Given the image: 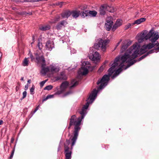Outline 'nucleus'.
<instances>
[{"instance_id": "obj_1", "label": "nucleus", "mask_w": 159, "mask_h": 159, "mask_svg": "<svg viewBox=\"0 0 159 159\" xmlns=\"http://www.w3.org/2000/svg\"><path fill=\"white\" fill-rule=\"evenodd\" d=\"M120 56L117 57L115 59L113 63L112 64V66L108 70V75H105L103 76L102 79L98 80L97 82V84L98 85L100 84V85L98 88L97 90L94 89L92 91V93L89 97V98H90L92 100L91 102H92L93 100L96 99L97 93L100 90L102 89L107 85L108 82L110 80V77L113 73L115 67L118 66L119 63L118 62L120 61Z\"/></svg>"}, {"instance_id": "obj_2", "label": "nucleus", "mask_w": 159, "mask_h": 159, "mask_svg": "<svg viewBox=\"0 0 159 159\" xmlns=\"http://www.w3.org/2000/svg\"><path fill=\"white\" fill-rule=\"evenodd\" d=\"M136 47V44H134L132 47H131L127 50L123 55L120 57V61H121L122 64H124L125 62L128 63L125 70L138 61L137 60H134L139 54V49Z\"/></svg>"}, {"instance_id": "obj_3", "label": "nucleus", "mask_w": 159, "mask_h": 159, "mask_svg": "<svg viewBox=\"0 0 159 159\" xmlns=\"http://www.w3.org/2000/svg\"><path fill=\"white\" fill-rule=\"evenodd\" d=\"M81 116L77 118L75 115H73L71 116L70 119L69 123L72 125L74 126V130L73 131V136L71 139H70L69 140H71L72 141L71 144V150L73 148V146L75 144L76 141L77 139L79 131L81 129L80 125L82 120Z\"/></svg>"}, {"instance_id": "obj_4", "label": "nucleus", "mask_w": 159, "mask_h": 159, "mask_svg": "<svg viewBox=\"0 0 159 159\" xmlns=\"http://www.w3.org/2000/svg\"><path fill=\"white\" fill-rule=\"evenodd\" d=\"M157 36V38L155 40V41H154L153 42L150 43H149L147 44V45H143L142 48L140 49V52L141 54L145 53L146 51H145V49H150L156 46L157 47L159 46V45L158 44V41H157V40L159 38V33H157V35H155V36Z\"/></svg>"}, {"instance_id": "obj_5", "label": "nucleus", "mask_w": 159, "mask_h": 159, "mask_svg": "<svg viewBox=\"0 0 159 159\" xmlns=\"http://www.w3.org/2000/svg\"><path fill=\"white\" fill-rule=\"evenodd\" d=\"M157 33H158V32L155 33L153 30H151L147 34L146 32H144L140 34L145 38L146 40L149 39L150 42H153L155 41L157 37V36H154L157 35Z\"/></svg>"}, {"instance_id": "obj_6", "label": "nucleus", "mask_w": 159, "mask_h": 159, "mask_svg": "<svg viewBox=\"0 0 159 159\" xmlns=\"http://www.w3.org/2000/svg\"><path fill=\"white\" fill-rule=\"evenodd\" d=\"M91 93L89 95L87 99L86 100L87 102L85 105H83L82 107L81 110L79 111V113L81 115V116L82 119H84L85 115L87 113L86 110L88 109L89 106V103H92L94 100L92 102H91L92 100H91V98H89V97Z\"/></svg>"}, {"instance_id": "obj_7", "label": "nucleus", "mask_w": 159, "mask_h": 159, "mask_svg": "<svg viewBox=\"0 0 159 159\" xmlns=\"http://www.w3.org/2000/svg\"><path fill=\"white\" fill-rule=\"evenodd\" d=\"M70 144V140L66 139V143H64V152L65 153V159H71L72 152L70 151V148L68 146Z\"/></svg>"}, {"instance_id": "obj_8", "label": "nucleus", "mask_w": 159, "mask_h": 159, "mask_svg": "<svg viewBox=\"0 0 159 159\" xmlns=\"http://www.w3.org/2000/svg\"><path fill=\"white\" fill-rule=\"evenodd\" d=\"M34 54L35 57V62L38 64H41V66L42 65V66L46 65V61L43 55L40 56L38 52H35Z\"/></svg>"}, {"instance_id": "obj_9", "label": "nucleus", "mask_w": 159, "mask_h": 159, "mask_svg": "<svg viewBox=\"0 0 159 159\" xmlns=\"http://www.w3.org/2000/svg\"><path fill=\"white\" fill-rule=\"evenodd\" d=\"M113 18L111 16H108L106 18L105 28L108 31H109L112 28L113 23Z\"/></svg>"}, {"instance_id": "obj_10", "label": "nucleus", "mask_w": 159, "mask_h": 159, "mask_svg": "<svg viewBox=\"0 0 159 159\" xmlns=\"http://www.w3.org/2000/svg\"><path fill=\"white\" fill-rule=\"evenodd\" d=\"M67 21L64 20H62L60 22L57 23L55 26L56 29L57 30H61L62 28H65L66 27V25L68 24Z\"/></svg>"}, {"instance_id": "obj_11", "label": "nucleus", "mask_w": 159, "mask_h": 159, "mask_svg": "<svg viewBox=\"0 0 159 159\" xmlns=\"http://www.w3.org/2000/svg\"><path fill=\"white\" fill-rule=\"evenodd\" d=\"M107 43V40H103L101 39L97 43L96 46H98V47H101L103 49H106Z\"/></svg>"}, {"instance_id": "obj_12", "label": "nucleus", "mask_w": 159, "mask_h": 159, "mask_svg": "<svg viewBox=\"0 0 159 159\" xmlns=\"http://www.w3.org/2000/svg\"><path fill=\"white\" fill-rule=\"evenodd\" d=\"M125 65L124 64H122V62L120 63L119 65V68L115 72L112 76L111 77L112 78L114 79L119 75V74L122 71V68Z\"/></svg>"}, {"instance_id": "obj_13", "label": "nucleus", "mask_w": 159, "mask_h": 159, "mask_svg": "<svg viewBox=\"0 0 159 159\" xmlns=\"http://www.w3.org/2000/svg\"><path fill=\"white\" fill-rule=\"evenodd\" d=\"M99 56V54L96 51L90 56V58H91L93 61H95L96 62H99L100 60Z\"/></svg>"}, {"instance_id": "obj_14", "label": "nucleus", "mask_w": 159, "mask_h": 159, "mask_svg": "<svg viewBox=\"0 0 159 159\" xmlns=\"http://www.w3.org/2000/svg\"><path fill=\"white\" fill-rule=\"evenodd\" d=\"M47 0H24L23 1L20 0H13V2H14L16 4H19L21 2H39L40 1H46Z\"/></svg>"}, {"instance_id": "obj_15", "label": "nucleus", "mask_w": 159, "mask_h": 159, "mask_svg": "<svg viewBox=\"0 0 159 159\" xmlns=\"http://www.w3.org/2000/svg\"><path fill=\"white\" fill-rule=\"evenodd\" d=\"M55 79V80L56 81L59 80H66L67 79V77L64 72L62 71L60 73L59 75L56 76Z\"/></svg>"}, {"instance_id": "obj_16", "label": "nucleus", "mask_w": 159, "mask_h": 159, "mask_svg": "<svg viewBox=\"0 0 159 159\" xmlns=\"http://www.w3.org/2000/svg\"><path fill=\"white\" fill-rule=\"evenodd\" d=\"M51 29V26L49 25H40L39 26V30L42 31H46L49 30Z\"/></svg>"}, {"instance_id": "obj_17", "label": "nucleus", "mask_w": 159, "mask_h": 159, "mask_svg": "<svg viewBox=\"0 0 159 159\" xmlns=\"http://www.w3.org/2000/svg\"><path fill=\"white\" fill-rule=\"evenodd\" d=\"M71 15V11L67 10L61 14V16L62 18H68Z\"/></svg>"}, {"instance_id": "obj_18", "label": "nucleus", "mask_w": 159, "mask_h": 159, "mask_svg": "<svg viewBox=\"0 0 159 159\" xmlns=\"http://www.w3.org/2000/svg\"><path fill=\"white\" fill-rule=\"evenodd\" d=\"M106 6L103 4L100 7L99 11L100 14L101 16L104 15L106 13V11L105 8H107Z\"/></svg>"}, {"instance_id": "obj_19", "label": "nucleus", "mask_w": 159, "mask_h": 159, "mask_svg": "<svg viewBox=\"0 0 159 159\" xmlns=\"http://www.w3.org/2000/svg\"><path fill=\"white\" fill-rule=\"evenodd\" d=\"M79 71L83 75H85L88 73L89 69H88L87 66H85L84 67H81Z\"/></svg>"}, {"instance_id": "obj_20", "label": "nucleus", "mask_w": 159, "mask_h": 159, "mask_svg": "<svg viewBox=\"0 0 159 159\" xmlns=\"http://www.w3.org/2000/svg\"><path fill=\"white\" fill-rule=\"evenodd\" d=\"M46 47L48 50L51 51L54 48V44L49 40L47 42Z\"/></svg>"}, {"instance_id": "obj_21", "label": "nucleus", "mask_w": 159, "mask_h": 159, "mask_svg": "<svg viewBox=\"0 0 159 159\" xmlns=\"http://www.w3.org/2000/svg\"><path fill=\"white\" fill-rule=\"evenodd\" d=\"M71 13L73 18H76L80 16V11L73 10L71 11Z\"/></svg>"}, {"instance_id": "obj_22", "label": "nucleus", "mask_w": 159, "mask_h": 159, "mask_svg": "<svg viewBox=\"0 0 159 159\" xmlns=\"http://www.w3.org/2000/svg\"><path fill=\"white\" fill-rule=\"evenodd\" d=\"M146 20V19L145 18H141L138 19L134 21V23H132V25H135V24L139 25L141 23L145 21Z\"/></svg>"}, {"instance_id": "obj_23", "label": "nucleus", "mask_w": 159, "mask_h": 159, "mask_svg": "<svg viewBox=\"0 0 159 159\" xmlns=\"http://www.w3.org/2000/svg\"><path fill=\"white\" fill-rule=\"evenodd\" d=\"M46 65L44 66H41V73L44 75H45L48 72L50 71V69L48 67H45Z\"/></svg>"}, {"instance_id": "obj_24", "label": "nucleus", "mask_w": 159, "mask_h": 159, "mask_svg": "<svg viewBox=\"0 0 159 159\" xmlns=\"http://www.w3.org/2000/svg\"><path fill=\"white\" fill-rule=\"evenodd\" d=\"M104 5H106V7H107V8H105L106 11L111 13H113L115 11V9L113 7L110 6L107 4H104Z\"/></svg>"}, {"instance_id": "obj_25", "label": "nucleus", "mask_w": 159, "mask_h": 159, "mask_svg": "<svg viewBox=\"0 0 159 159\" xmlns=\"http://www.w3.org/2000/svg\"><path fill=\"white\" fill-rule=\"evenodd\" d=\"M159 51V46L157 47V48H154L149 50L148 52H147L146 53L147 55L148 56L149 54H152L154 52H158Z\"/></svg>"}, {"instance_id": "obj_26", "label": "nucleus", "mask_w": 159, "mask_h": 159, "mask_svg": "<svg viewBox=\"0 0 159 159\" xmlns=\"http://www.w3.org/2000/svg\"><path fill=\"white\" fill-rule=\"evenodd\" d=\"M128 47L127 45L125 44V43L123 41L122 43V46L120 50V52L121 53L124 52L126 49L128 48Z\"/></svg>"}, {"instance_id": "obj_27", "label": "nucleus", "mask_w": 159, "mask_h": 159, "mask_svg": "<svg viewBox=\"0 0 159 159\" xmlns=\"http://www.w3.org/2000/svg\"><path fill=\"white\" fill-rule=\"evenodd\" d=\"M79 82L78 81H76L75 79L73 80L71 82V84L72 85L70 87V89H72L73 88L78 85Z\"/></svg>"}, {"instance_id": "obj_28", "label": "nucleus", "mask_w": 159, "mask_h": 159, "mask_svg": "<svg viewBox=\"0 0 159 159\" xmlns=\"http://www.w3.org/2000/svg\"><path fill=\"white\" fill-rule=\"evenodd\" d=\"M81 16L83 17L84 18L85 17L88 16V10H84L80 12Z\"/></svg>"}, {"instance_id": "obj_29", "label": "nucleus", "mask_w": 159, "mask_h": 159, "mask_svg": "<svg viewBox=\"0 0 159 159\" xmlns=\"http://www.w3.org/2000/svg\"><path fill=\"white\" fill-rule=\"evenodd\" d=\"M69 84V83L68 81H64L60 85V88L61 89L63 88L65 89L67 88Z\"/></svg>"}, {"instance_id": "obj_30", "label": "nucleus", "mask_w": 159, "mask_h": 159, "mask_svg": "<svg viewBox=\"0 0 159 159\" xmlns=\"http://www.w3.org/2000/svg\"><path fill=\"white\" fill-rule=\"evenodd\" d=\"M97 14V12L95 11H89L88 10V16H91L95 17L96 16Z\"/></svg>"}, {"instance_id": "obj_31", "label": "nucleus", "mask_w": 159, "mask_h": 159, "mask_svg": "<svg viewBox=\"0 0 159 159\" xmlns=\"http://www.w3.org/2000/svg\"><path fill=\"white\" fill-rule=\"evenodd\" d=\"M59 70V69L57 68L52 66L51 67L50 69V71L51 72L56 73L58 72Z\"/></svg>"}, {"instance_id": "obj_32", "label": "nucleus", "mask_w": 159, "mask_h": 159, "mask_svg": "<svg viewBox=\"0 0 159 159\" xmlns=\"http://www.w3.org/2000/svg\"><path fill=\"white\" fill-rule=\"evenodd\" d=\"M145 40V38L144 36H142L141 34L139 35L138 36V40L139 42L141 43L144 41V40Z\"/></svg>"}, {"instance_id": "obj_33", "label": "nucleus", "mask_w": 159, "mask_h": 159, "mask_svg": "<svg viewBox=\"0 0 159 159\" xmlns=\"http://www.w3.org/2000/svg\"><path fill=\"white\" fill-rule=\"evenodd\" d=\"M29 61L27 58H25L22 62V65L23 66H28L29 65Z\"/></svg>"}, {"instance_id": "obj_34", "label": "nucleus", "mask_w": 159, "mask_h": 159, "mask_svg": "<svg viewBox=\"0 0 159 159\" xmlns=\"http://www.w3.org/2000/svg\"><path fill=\"white\" fill-rule=\"evenodd\" d=\"M60 20V16L59 15L56 16L54 18V22L53 23H56L57 22L59 21Z\"/></svg>"}, {"instance_id": "obj_35", "label": "nucleus", "mask_w": 159, "mask_h": 159, "mask_svg": "<svg viewBox=\"0 0 159 159\" xmlns=\"http://www.w3.org/2000/svg\"><path fill=\"white\" fill-rule=\"evenodd\" d=\"M55 95L54 94L53 95H48L45 98H44L42 100V102H43L47 100V99L52 98L54 97V96Z\"/></svg>"}, {"instance_id": "obj_36", "label": "nucleus", "mask_w": 159, "mask_h": 159, "mask_svg": "<svg viewBox=\"0 0 159 159\" xmlns=\"http://www.w3.org/2000/svg\"><path fill=\"white\" fill-rule=\"evenodd\" d=\"M39 105L38 106H37L34 110V111H32L31 112V114L29 116H30V118L39 109Z\"/></svg>"}, {"instance_id": "obj_37", "label": "nucleus", "mask_w": 159, "mask_h": 159, "mask_svg": "<svg viewBox=\"0 0 159 159\" xmlns=\"http://www.w3.org/2000/svg\"><path fill=\"white\" fill-rule=\"evenodd\" d=\"M29 55H30V58H31V61L33 62L35 60V57L34 58V56L33 55L32 53L30 51H29Z\"/></svg>"}, {"instance_id": "obj_38", "label": "nucleus", "mask_w": 159, "mask_h": 159, "mask_svg": "<svg viewBox=\"0 0 159 159\" xmlns=\"http://www.w3.org/2000/svg\"><path fill=\"white\" fill-rule=\"evenodd\" d=\"M127 45V46L128 47L130 46L132 43V41H128V40H125L123 41Z\"/></svg>"}, {"instance_id": "obj_39", "label": "nucleus", "mask_w": 159, "mask_h": 159, "mask_svg": "<svg viewBox=\"0 0 159 159\" xmlns=\"http://www.w3.org/2000/svg\"><path fill=\"white\" fill-rule=\"evenodd\" d=\"M115 23L118 26H120L122 24V20L119 19H118L116 20Z\"/></svg>"}, {"instance_id": "obj_40", "label": "nucleus", "mask_w": 159, "mask_h": 159, "mask_svg": "<svg viewBox=\"0 0 159 159\" xmlns=\"http://www.w3.org/2000/svg\"><path fill=\"white\" fill-rule=\"evenodd\" d=\"M53 87V86L52 85H50L46 86L44 88V90H50L52 89Z\"/></svg>"}, {"instance_id": "obj_41", "label": "nucleus", "mask_w": 159, "mask_h": 159, "mask_svg": "<svg viewBox=\"0 0 159 159\" xmlns=\"http://www.w3.org/2000/svg\"><path fill=\"white\" fill-rule=\"evenodd\" d=\"M105 67L104 65H102L98 69V72L99 73L102 72L104 68Z\"/></svg>"}, {"instance_id": "obj_42", "label": "nucleus", "mask_w": 159, "mask_h": 159, "mask_svg": "<svg viewBox=\"0 0 159 159\" xmlns=\"http://www.w3.org/2000/svg\"><path fill=\"white\" fill-rule=\"evenodd\" d=\"M35 88V86L34 85H33L30 89V94H31L33 95L34 93V92Z\"/></svg>"}, {"instance_id": "obj_43", "label": "nucleus", "mask_w": 159, "mask_h": 159, "mask_svg": "<svg viewBox=\"0 0 159 159\" xmlns=\"http://www.w3.org/2000/svg\"><path fill=\"white\" fill-rule=\"evenodd\" d=\"M65 2H56L55 4L57 6H59L60 7H61L63 4Z\"/></svg>"}, {"instance_id": "obj_44", "label": "nucleus", "mask_w": 159, "mask_h": 159, "mask_svg": "<svg viewBox=\"0 0 159 159\" xmlns=\"http://www.w3.org/2000/svg\"><path fill=\"white\" fill-rule=\"evenodd\" d=\"M37 46L40 50H41L42 49L43 45L42 43H40L39 42L38 43Z\"/></svg>"}, {"instance_id": "obj_45", "label": "nucleus", "mask_w": 159, "mask_h": 159, "mask_svg": "<svg viewBox=\"0 0 159 159\" xmlns=\"http://www.w3.org/2000/svg\"><path fill=\"white\" fill-rule=\"evenodd\" d=\"M147 56H148V55H147L146 53L145 54L143 55L141 57H139L138 60H137L138 61H140L141 60H142L145 57H146Z\"/></svg>"}, {"instance_id": "obj_46", "label": "nucleus", "mask_w": 159, "mask_h": 159, "mask_svg": "<svg viewBox=\"0 0 159 159\" xmlns=\"http://www.w3.org/2000/svg\"><path fill=\"white\" fill-rule=\"evenodd\" d=\"M87 67L89 69V70L92 72L94 69L95 66H90V65L87 66Z\"/></svg>"}, {"instance_id": "obj_47", "label": "nucleus", "mask_w": 159, "mask_h": 159, "mask_svg": "<svg viewBox=\"0 0 159 159\" xmlns=\"http://www.w3.org/2000/svg\"><path fill=\"white\" fill-rule=\"evenodd\" d=\"M63 91L64 90L63 89H61L60 90H58L54 94L55 95H60L61 94L63 93Z\"/></svg>"}, {"instance_id": "obj_48", "label": "nucleus", "mask_w": 159, "mask_h": 159, "mask_svg": "<svg viewBox=\"0 0 159 159\" xmlns=\"http://www.w3.org/2000/svg\"><path fill=\"white\" fill-rule=\"evenodd\" d=\"M119 26H118L116 23H115L113 26L111 30L112 31H114L116 30Z\"/></svg>"}, {"instance_id": "obj_49", "label": "nucleus", "mask_w": 159, "mask_h": 159, "mask_svg": "<svg viewBox=\"0 0 159 159\" xmlns=\"http://www.w3.org/2000/svg\"><path fill=\"white\" fill-rule=\"evenodd\" d=\"M15 146H16V145H15L14 147L13 150L12 151V152H11V155L10 156V157H9V159H11L13 157V155L14 154V151H15Z\"/></svg>"}, {"instance_id": "obj_50", "label": "nucleus", "mask_w": 159, "mask_h": 159, "mask_svg": "<svg viewBox=\"0 0 159 159\" xmlns=\"http://www.w3.org/2000/svg\"><path fill=\"white\" fill-rule=\"evenodd\" d=\"M23 97L21 98L20 100H22L23 99L25 98L27 95V92L26 91H24L23 93Z\"/></svg>"}, {"instance_id": "obj_51", "label": "nucleus", "mask_w": 159, "mask_h": 159, "mask_svg": "<svg viewBox=\"0 0 159 159\" xmlns=\"http://www.w3.org/2000/svg\"><path fill=\"white\" fill-rule=\"evenodd\" d=\"M87 6L85 5H84L82 6H81L80 8V9L81 10H85L87 8Z\"/></svg>"}, {"instance_id": "obj_52", "label": "nucleus", "mask_w": 159, "mask_h": 159, "mask_svg": "<svg viewBox=\"0 0 159 159\" xmlns=\"http://www.w3.org/2000/svg\"><path fill=\"white\" fill-rule=\"evenodd\" d=\"M132 25V23H129L127 25H126L125 27V30H126L130 27Z\"/></svg>"}, {"instance_id": "obj_53", "label": "nucleus", "mask_w": 159, "mask_h": 159, "mask_svg": "<svg viewBox=\"0 0 159 159\" xmlns=\"http://www.w3.org/2000/svg\"><path fill=\"white\" fill-rule=\"evenodd\" d=\"M72 91H69L68 92H66V93H64L63 95V97H65L70 94L72 93Z\"/></svg>"}, {"instance_id": "obj_54", "label": "nucleus", "mask_w": 159, "mask_h": 159, "mask_svg": "<svg viewBox=\"0 0 159 159\" xmlns=\"http://www.w3.org/2000/svg\"><path fill=\"white\" fill-rule=\"evenodd\" d=\"M47 80H45L41 81L40 83V86L41 87H42L44 85V84L47 81Z\"/></svg>"}, {"instance_id": "obj_55", "label": "nucleus", "mask_w": 159, "mask_h": 159, "mask_svg": "<svg viewBox=\"0 0 159 159\" xmlns=\"http://www.w3.org/2000/svg\"><path fill=\"white\" fill-rule=\"evenodd\" d=\"M21 14L23 15H24L25 16H27V12L25 11H23L21 12Z\"/></svg>"}, {"instance_id": "obj_56", "label": "nucleus", "mask_w": 159, "mask_h": 159, "mask_svg": "<svg viewBox=\"0 0 159 159\" xmlns=\"http://www.w3.org/2000/svg\"><path fill=\"white\" fill-rule=\"evenodd\" d=\"M29 86L28 84L26 85L25 87V90L26 91L27 90Z\"/></svg>"}, {"instance_id": "obj_57", "label": "nucleus", "mask_w": 159, "mask_h": 159, "mask_svg": "<svg viewBox=\"0 0 159 159\" xmlns=\"http://www.w3.org/2000/svg\"><path fill=\"white\" fill-rule=\"evenodd\" d=\"M20 87H19L18 86H16V92H17L18 90L19 89H20Z\"/></svg>"}, {"instance_id": "obj_58", "label": "nucleus", "mask_w": 159, "mask_h": 159, "mask_svg": "<svg viewBox=\"0 0 159 159\" xmlns=\"http://www.w3.org/2000/svg\"><path fill=\"white\" fill-rule=\"evenodd\" d=\"M14 141V139L13 137H12L11 140V143H13Z\"/></svg>"}, {"instance_id": "obj_59", "label": "nucleus", "mask_w": 159, "mask_h": 159, "mask_svg": "<svg viewBox=\"0 0 159 159\" xmlns=\"http://www.w3.org/2000/svg\"><path fill=\"white\" fill-rule=\"evenodd\" d=\"M73 125H72L71 124H70V123H69V126L68 127V129L69 130L71 128V127Z\"/></svg>"}, {"instance_id": "obj_60", "label": "nucleus", "mask_w": 159, "mask_h": 159, "mask_svg": "<svg viewBox=\"0 0 159 159\" xmlns=\"http://www.w3.org/2000/svg\"><path fill=\"white\" fill-rule=\"evenodd\" d=\"M32 13L31 12H29V13H27V15H28L29 16L32 15Z\"/></svg>"}, {"instance_id": "obj_61", "label": "nucleus", "mask_w": 159, "mask_h": 159, "mask_svg": "<svg viewBox=\"0 0 159 159\" xmlns=\"http://www.w3.org/2000/svg\"><path fill=\"white\" fill-rule=\"evenodd\" d=\"M17 86H18L19 87H20V82H18L17 83Z\"/></svg>"}, {"instance_id": "obj_62", "label": "nucleus", "mask_w": 159, "mask_h": 159, "mask_svg": "<svg viewBox=\"0 0 159 159\" xmlns=\"http://www.w3.org/2000/svg\"><path fill=\"white\" fill-rule=\"evenodd\" d=\"M3 123V121L2 120H0V125L2 124Z\"/></svg>"}, {"instance_id": "obj_63", "label": "nucleus", "mask_w": 159, "mask_h": 159, "mask_svg": "<svg viewBox=\"0 0 159 159\" xmlns=\"http://www.w3.org/2000/svg\"><path fill=\"white\" fill-rule=\"evenodd\" d=\"M31 80H29L28 81H27V82L29 84H30V83H31Z\"/></svg>"}, {"instance_id": "obj_64", "label": "nucleus", "mask_w": 159, "mask_h": 159, "mask_svg": "<svg viewBox=\"0 0 159 159\" xmlns=\"http://www.w3.org/2000/svg\"><path fill=\"white\" fill-rule=\"evenodd\" d=\"M120 42H119L116 45H117V46H118L120 44Z\"/></svg>"}]
</instances>
